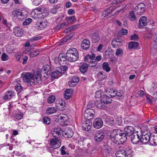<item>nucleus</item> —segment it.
<instances>
[{"mask_svg": "<svg viewBox=\"0 0 157 157\" xmlns=\"http://www.w3.org/2000/svg\"><path fill=\"white\" fill-rule=\"evenodd\" d=\"M124 132H121L119 129L114 130L110 135V138L115 143L117 144H123L127 140V136L134 134V128L132 126H127L124 128Z\"/></svg>", "mask_w": 157, "mask_h": 157, "instance_id": "f257e3e1", "label": "nucleus"}, {"mask_svg": "<svg viewBox=\"0 0 157 157\" xmlns=\"http://www.w3.org/2000/svg\"><path fill=\"white\" fill-rule=\"evenodd\" d=\"M35 74L27 72L24 75L23 79L24 82L27 83L28 86H31L34 84H36Z\"/></svg>", "mask_w": 157, "mask_h": 157, "instance_id": "f03ea898", "label": "nucleus"}, {"mask_svg": "<svg viewBox=\"0 0 157 157\" xmlns=\"http://www.w3.org/2000/svg\"><path fill=\"white\" fill-rule=\"evenodd\" d=\"M28 12L24 9H17L14 10L12 12V15L14 17H19L20 19H22L26 17Z\"/></svg>", "mask_w": 157, "mask_h": 157, "instance_id": "7ed1b4c3", "label": "nucleus"}, {"mask_svg": "<svg viewBox=\"0 0 157 157\" xmlns=\"http://www.w3.org/2000/svg\"><path fill=\"white\" fill-rule=\"evenodd\" d=\"M67 69V67L66 65L62 66L57 67L56 70L52 72L51 74V77L52 78H58V75L60 74H63Z\"/></svg>", "mask_w": 157, "mask_h": 157, "instance_id": "20e7f679", "label": "nucleus"}, {"mask_svg": "<svg viewBox=\"0 0 157 157\" xmlns=\"http://www.w3.org/2000/svg\"><path fill=\"white\" fill-rule=\"evenodd\" d=\"M128 151V153L124 150H119L116 152L115 155L117 157H131V149Z\"/></svg>", "mask_w": 157, "mask_h": 157, "instance_id": "39448f33", "label": "nucleus"}, {"mask_svg": "<svg viewBox=\"0 0 157 157\" xmlns=\"http://www.w3.org/2000/svg\"><path fill=\"white\" fill-rule=\"evenodd\" d=\"M145 5L143 3H140L136 6L135 11L136 14L141 15L145 10Z\"/></svg>", "mask_w": 157, "mask_h": 157, "instance_id": "423d86ee", "label": "nucleus"}, {"mask_svg": "<svg viewBox=\"0 0 157 157\" xmlns=\"http://www.w3.org/2000/svg\"><path fill=\"white\" fill-rule=\"evenodd\" d=\"M104 136V133L102 131H99L94 134V140L97 142H100L103 140Z\"/></svg>", "mask_w": 157, "mask_h": 157, "instance_id": "0eeeda50", "label": "nucleus"}, {"mask_svg": "<svg viewBox=\"0 0 157 157\" xmlns=\"http://www.w3.org/2000/svg\"><path fill=\"white\" fill-rule=\"evenodd\" d=\"M84 117L87 120L90 121L94 115V112L92 109H87L84 113Z\"/></svg>", "mask_w": 157, "mask_h": 157, "instance_id": "6e6552de", "label": "nucleus"}, {"mask_svg": "<svg viewBox=\"0 0 157 157\" xmlns=\"http://www.w3.org/2000/svg\"><path fill=\"white\" fill-rule=\"evenodd\" d=\"M63 130L59 128H57L53 129L51 131V133L52 135L58 138L62 135Z\"/></svg>", "mask_w": 157, "mask_h": 157, "instance_id": "1a4fd4ad", "label": "nucleus"}, {"mask_svg": "<svg viewBox=\"0 0 157 157\" xmlns=\"http://www.w3.org/2000/svg\"><path fill=\"white\" fill-rule=\"evenodd\" d=\"M50 144L52 146V148L54 149L59 148L61 145L60 142L56 138L51 140L50 141Z\"/></svg>", "mask_w": 157, "mask_h": 157, "instance_id": "9d476101", "label": "nucleus"}, {"mask_svg": "<svg viewBox=\"0 0 157 157\" xmlns=\"http://www.w3.org/2000/svg\"><path fill=\"white\" fill-rule=\"evenodd\" d=\"M103 124V121L100 118L95 119L93 123V125L94 127L97 129L100 128L102 126Z\"/></svg>", "mask_w": 157, "mask_h": 157, "instance_id": "9b49d317", "label": "nucleus"}, {"mask_svg": "<svg viewBox=\"0 0 157 157\" xmlns=\"http://www.w3.org/2000/svg\"><path fill=\"white\" fill-rule=\"evenodd\" d=\"M48 12V11L47 8H37L32 12V14H34L35 15L37 14H43V13L47 14Z\"/></svg>", "mask_w": 157, "mask_h": 157, "instance_id": "f8f14e48", "label": "nucleus"}, {"mask_svg": "<svg viewBox=\"0 0 157 157\" xmlns=\"http://www.w3.org/2000/svg\"><path fill=\"white\" fill-rule=\"evenodd\" d=\"M101 102L104 104H108L111 102L112 100L110 97L106 94H103L101 96Z\"/></svg>", "mask_w": 157, "mask_h": 157, "instance_id": "ddd939ff", "label": "nucleus"}, {"mask_svg": "<svg viewBox=\"0 0 157 157\" xmlns=\"http://www.w3.org/2000/svg\"><path fill=\"white\" fill-rule=\"evenodd\" d=\"M74 132L71 129L66 128L64 131H63L62 135L65 138H70L72 137Z\"/></svg>", "mask_w": 157, "mask_h": 157, "instance_id": "4468645a", "label": "nucleus"}, {"mask_svg": "<svg viewBox=\"0 0 157 157\" xmlns=\"http://www.w3.org/2000/svg\"><path fill=\"white\" fill-rule=\"evenodd\" d=\"M147 17L145 16H142L139 20L138 27L139 28L143 29L144 26L147 25Z\"/></svg>", "mask_w": 157, "mask_h": 157, "instance_id": "2eb2a0df", "label": "nucleus"}, {"mask_svg": "<svg viewBox=\"0 0 157 157\" xmlns=\"http://www.w3.org/2000/svg\"><path fill=\"white\" fill-rule=\"evenodd\" d=\"M92 123L90 121L86 120L83 123L82 125V128L83 130L88 131L91 129Z\"/></svg>", "mask_w": 157, "mask_h": 157, "instance_id": "dca6fc26", "label": "nucleus"}, {"mask_svg": "<svg viewBox=\"0 0 157 157\" xmlns=\"http://www.w3.org/2000/svg\"><path fill=\"white\" fill-rule=\"evenodd\" d=\"M66 58L67 60L70 62H73L76 61L78 60V54L76 55H66Z\"/></svg>", "mask_w": 157, "mask_h": 157, "instance_id": "f3484780", "label": "nucleus"}, {"mask_svg": "<svg viewBox=\"0 0 157 157\" xmlns=\"http://www.w3.org/2000/svg\"><path fill=\"white\" fill-rule=\"evenodd\" d=\"M90 46V42L87 39H84L81 44V47L83 50H87Z\"/></svg>", "mask_w": 157, "mask_h": 157, "instance_id": "a211bd4d", "label": "nucleus"}, {"mask_svg": "<svg viewBox=\"0 0 157 157\" xmlns=\"http://www.w3.org/2000/svg\"><path fill=\"white\" fill-rule=\"evenodd\" d=\"M140 141V136L138 134L135 133L131 136V141L133 144H137Z\"/></svg>", "mask_w": 157, "mask_h": 157, "instance_id": "6ab92c4d", "label": "nucleus"}, {"mask_svg": "<svg viewBox=\"0 0 157 157\" xmlns=\"http://www.w3.org/2000/svg\"><path fill=\"white\" fill-rule=\"evenodd\" d=\"M13 33L16 36L18 37L21 36L23 34L22 29L18 27H16L14 28Z\"/></svg>", "mask_w": 157, "mask_h": 157, "instance_id": "aec40b11", "label": "nucleus"}, {"mask_svg": "<svg viewBox=\"0 0 157 157\" xmlns=\"http://www.w3.org/2000/svg\"><path fill=\"white\" fill-rule=\"evenodd\" d=\"M114 9L115 8L112 6L108 8L106 10L103 11L102 12V16L103 17H105L108 16L109 14H111L112 12L113 11Z\"/></svg>", "mask_w": 157, "mask_h": 157, "instance_id": "412c9836", "label": "nucleus"}, {"mask_svg": "<svg viewBox=\"0 0 157 157\" xmlns=\"http://www.w3.org/2000/svg\"><path fill=\"white\" fill-rule=\"evenodd\" d=\"M79 79L77 77H75L68 82L69 86L71 87L75 86L79 82Z\"/></svg>", "mask_w": 157, "mask_h": 157, "instance_id": "4be33fe9", "label": "nucleus"}, {"mask_svg": "<svg viewBox=\"0 0 157 157\" xmlns=\"http://www.w3.org/2000/svg\"><path fill=\"white\" fill-rule=\"evenodd\" d=\"M47 25V21H43L40 22L39 24H36L35 27L37 29L41 30L45 28Z\"/></svg>", "mask_w": 157, "mask_h": 157, "instance_id": "5701e85b", "label": "nucleus"}, {"mask_svg": "<svg viewBox=\"0 0 157 157\" xmlns=\"http://www.w3.org/2000/svg\"><path fill=\"white\" fill-rule=\"evenodd\" d=\"M40 71L38 70L36 73H34V77L36 79V84H39L41 83V75L40 74Z\"/></svg>", "mask_w": 157, "mask_h": 157, "instance_id": "b1692460", "label": "nucleus"}, {"mask_svg": "<svg viewBox=\"0 0 157 157\" xmlns=\"http://www.w3.org/2000/svg\"><path fill=\"white\" fill-rule=\"evenodd\" d=\"M150 135L140 136V140L143 144H146L149 142Z\"/></svg>", "mask_w": 157, "mask_h": 157, "instance_id": "393cba45", "label": "nucleus"}, {"mask_svg": "<svg viewBox=\"0 0 157 157\" xmlns=\"http://www.w3.org/2000/svg\"><path fill=\"white\" fill-rule=\"evenodd\" d=\"M67 59L66 57H65L64 55L62 53L60 54L58 58V61L60 65L66 63Z\"/></svg>", "mask_w": 157, "mask_h": 157, "instance_id": "a878e982", "label": "nucleus"}, {"mask_svg": "<svg viewBox=\"0 0 157 157\" xmlns=\"http://www.w3.org/2000/svg\"><path fill=\"white\" fill-rule=\"evenodd\" d=\"M73 92V90L72 89H67L65 91L64 96L65 98L66 99H69L71 96Z\"/></svg>", "mask_w": 157, "mask_h": 157, "instance_id": "bb28decb", "label": "nucleus"}, {"mask_svg": "<svg viewBox=\"0 0 157 157\" xmlns=\"http://www.w3.org/2000/svg\"><path fill=\"white\" fill-rule=\"evenodd\" d=\"M149 143L152 145H157V135L150 136Z\"/></svg>", "mask_w": 157, "mask_h": 157, "instance_id": "cd10ccee", "label": "nucleus"}, {"mask_svg": "<svg viewBox=\"0 0 157 157\" xmlns=\"http://www.w3.org/2000/svg\"><path fill=\"white\" fill-rule=\"evenodd\" d=\"M92 38V40L94 43H96L98 42L100 40V38L98 34L95 33L91 36Z\"/></svg>", "mask_w": 157, "mask_h": 157, "instance_id": "c85d7f7f", "label": "nucleus"}, {"mask_svg": "<svg viewBox=\"0 0 157 157\" xmlns=\"http://www.w3.org/2000/svg\"><path fill=\"white\" fill-rule=\"evenodd\" d=\"M103 117L106 123L110 124L111 123L112 124L114 122V120L113 117L111 116L105 115L103 116Z\"/></svg>", "mask_w": 157, "mask_h": 157, "instance_id": "c756f323", "label": "nucleus"}, {"mask_svg": "<svg viewBox=\"0 0 157 157\" xmlns=\"http://www.w3.org/2000/svg\"><path fill=\"white\" fill-rule=\"evenodd\" d=\"M142 134L140 136H144L146 135H150V131L148 129V128L147 126L142 127L141 129Z\"/></svg>", "mask_w": 157, "mask_h": 157, "instance_id": "7c9ffc66", "label": "nucleus"}, {"mask_svg": "<svg viewBox=\"0 0 157 157\" xmlns=\"http://www.w3.org/2000/svg\"><path fill=\"white\" fill-rule=\"evenodd\" d=\"M139 45L138 42H131L128 44V47L130 49H136Z\"/></svg>", "mask_w": 157, "mask_h": 157, "instance_id": "2f4dec72", "label": "nucleus"}, {"mask_svg": "<svg viewBox=\"0 0 157 157\" xmlns=\"http://www.w3.org/2000/svg\"><path fill=\"white\" fill-rule=\"evenodd\" d=\"M128 18L130 21H134L136 20V17L133 11L129 12L128 15Z\"/></svg>", "mask_w": 157, "mask_h": 157, "instance_id": "473e14b6", "label": "nucleus"}, {"mask_svg": "<svg viewBox=\"0 0 157 157\" xmlns=\"http://www.w3.org/2000/svg\"><path fill=\"white\" fill-rule=\"evenodd\" d=\"M78 52L76 49L75 48H70L67 51L66 55L71 54V55H76L78 54Z\"/></svg>", "mask_w": 157, "mask_h": 157, "instance_id": "72a5a7b5", "label": "nucleus"}, {"mask_svg": "<svg viewBox=\"0 0 157 157\" xmlns=\"http://www.w3.org/2000/svg\"><path fill=\"white\" fill-rule=\"evenodd\" d=\"M88 64H84L79 67V70L82 74L85 73L88 69Z\"/></svg>", "mask_w": 157, "mask_h": 157, "instance_id": "f704fd0d", "label": "nucleus"}, {"mask_svg": "<svg viewBox=\"0 0 157 157\" xmlns=\"http://www.w3.org/2000/svg\"><path fill=\"white\" fill-rule=\"evenodd\" d=\"M102 68L106 72H109L110 71V68L109 67V63L107 62H105L102 64Z\"/></svg>", "mask_w": 157, "mask_h": 157, "instance_id": "c9c22d12", "label": "nucleus"}, {"mask_svg": "<svg viewBox=\"0 0 157 157\" xmlns=\"http://www.w3.org/2000/svg\"><path fill=\"white\" fill-rule=\"evenodd\" d=\"M57 108L55 107H49L46 110V113L48 114H51L56 112Z\"/></svg>", "mask_w": 157, "mask_h": 157, "instance_id": "e433bc0d", "label": "nucleus"}, {"mask_svg": "<svg viewBox=\"0 0 157 157\" xmlns=\"http://www.w3.org/2000/svg\"><path fill=\"white\" fill-rule=\"evenodd\" d=\"M73 36V34H70L69 37H67L64 38L63 40H62L59 44V45H62L65 43H66L68 40H69Z\"/></svg>", "mask_w": 157, "mask_h": 157, "instance_id": "4c0bfd02", "label": "nucleus"}, {"mask_svg": "<svg viewBox=\"0 0 157 157\" xmlns=\"http://www.w3.org/2000/svg\"><path fill=\"white\" fill-rule=\"evenodd\" d=\"M116 89H114L113 88L110 89L109 91V92L110 94H109L111 98L114 97L116 96L117 91Z\"/></svg>", "mask_w": 157, "mask_h": 157, "instance_id": "58836bf2", "label": "nucleus"}, {"mask_svg": "<svg viewBox=\"0 0 157 157\" xmlns=\"http://www.w3.org/2000/svg\"><path fill=\"white\" fill-rule=\"evenodd\" d=\"M50 69V67L48 65H45L42 68V70L45 71L44 73L47 75H48L50 74V72L49 70Z\"/></svg>", "mask_w": 157, "mask_h": 157, "instance_id": "ea45409f", "label": "nucleus"}, {"mask_svg": "<svg viewBox=\"0 0 157 157\" xmlns=\"http://www.w3.org/2000/svg\"><path fill=\"white\" fill-rule=\"evenodd\" d=\"M95 56V54L94 53L92 54L91 55L89 54L86 55L85 58L84 60L86 62H88L89 59H93Z\"/></svg>", "mask_w": 157, "mask_h": 157, "instance_id": "a19ab883", "label": "nucleus"}, {"mask_svg": "<svg viewBox=\"0 0 157 157\" xmlns=\"http://www.w3.org/2000/svg\"><path fill=\"white\" fill-rule=\"evenodd\" d=\"M66 19L71 24H74L75 21V16L67 17H66Z\"/></svg>", "mask_w": 157, "mask_h": 157, "instance_id": "79ce46f5", "label": "nucleus"}, {"mask_svg": "<svg viewBox=\"0 0 157 157\" xmlns=\"http://www.w3.org/2000/svg\"><path fill=\"white\" fill-rule=\"evenodd\" d=\"M97 65V63L96 60L95 59H92L90 60L89 63V65L91 67H94Z\"/></svg>", "mask_w": 157, "mask_h": 157, "instance_id": "37998d69", "label": "nucleus"}, {"mask_svg": "<svg viewBox=\"0 0 157 157\" xmlns=\"http://www.w3.org/2000/svg\"><path fill=\"white\" fill-rule=\"evenodd\" d=\"M55 97L54 95H51L49 96L48 99V103H53L55 100Z\"/></svg>", "mask_w": 157, "mask_h": 157, "instance_id": "c03bdc74", "label": "nucleus"}, {"mask_svg": "<svg viewBox=\"0 0 157 157\" xmlns=\"http://www.w3.org/2000/svg\"><path fill=\"white\" fill-rule=\"evenodd\" d=\"M39 54L38 51H36L34 52H31L29 54V56L30 57H33L36 56Z\"/></svg>", "mask_w": 157, "mask_h": 157, "instance_id": "a18cd8bd", "label": "nucleus"}, {"mask_svg": "<svg viewBox=\"0 0 157 157\" xmlns=\"http://www.w3.org/2000/svg\"><path fill=\"white\" fill-rule=\"evenodd\" d=\"M10 99L13 96L15 95L14 92L12 90L8 91L6 93Z\"/></svg>", "mask_w": 157, "mask_h": 157, "instance_id": "49530a36", "label": "nucleus"}, {"mask_svg": "<svg viewBox=\"0 0 157 157\" xmlns=\"http://www.w3.org/2000/svg\"><path fill=\"white\" fill-rule=\"evenodd\" d=\"M43 121L44 123L49 124L50 123V120L48 117H45L43 118Z\"/></svg>", "mask_w": 157, "mask_h": 157, "instance_id": "de8ad7c7", "label": "nucleus"}, {"mask_svg": "<svg viewBox=\"0 0 157 157\" xmlns=\"http://www.w3.org/2000/svg\"><path fill=\"white\" fill-rule=\"evenodd\" d=\"M32 19L30 18H29L24 21L23 23V25L24 26L29 25L32 22Z\"/></svg>", "mask_w": 157, "mask_h": 157, "instance_id": "09e8293b", "label": "nucleus"}, {"mask_svg": "<svg viewBox=\"0 0 157 157\" xmlns=\"http://www.w3.org/2000/svg\"><path fill=\"white\" fill-rule=\"evenodd\" d=\"M123 54L122 49L121 48L117 49L116 51V55L117 56H121Z\"/></svg>", "mask_w": 157, "mask_h": 157, "instance_id": "8fccbe9b", "label": "nucleus"}, {"mask_svg": "<svg viewBox=\"0 0 157 157\" xmlns=\"http://www.w3.org/2000/svg\"><path fill=\"white\" fill-rule=\"evenodd\" d=\"M23 117V113H20L16 114L14 117L16 119L18 120L21 119Z\"/></svg>", "mask_w": 157, "mask_h": 157, "instance_id": "3c124183", "label": "nucleus"}, {"mask_svg": "<svg viewBox=\"0 0 157 157\" xmlns=\"http://www.w3.org/2000/svg\"><path fill=\"white\" fill-rule=\"evenodd\" d=\"M1 58L2 61H6L8 59V56L5 53H3L2 55Z\"/></svg>", "mask_w": 157, "mask_h": 157, "instance_id": "603ef678", "label": "nucleus"}, {"mask_svg": "<svg viewBox=\"0 0 157 157\" xmlns=\"http://www.w3.org/2000/svg\"><path fill=\"white\" fill-rule=\"evenodd\" d=\"M122 123V119L121 117H118L116 119V123L118 125H120Z\"/></svg>", "mask_w": 157, "mask_h": 157, "instance_id": "864d4df0", "label": "nucleus"}, {"mask_svg": "<svg viewBox=\"0 0 157 157\" xmlns=\"http://www.w3.org/2000/svg\"><path fill=\"white\" fill-rule=\"evenodd\" d=\"M41 38H42V37L40 36H34L33 38H32L30 40L32 41L33 42L34 41H37L38 40H39Z\"/></svg>", "mask_w": 157, "mask_h": 157, "instance_id": "5fc2aeb1", "label": "nucleus"}, {"mask_svg": "<svg viewBox=\"0 0 157 157\" xmlns=\"http://www.w3.org/2000/svg\"><path fill=\"white\" fill-rule=\"evenodd\" d=\"M131 37V40H136L138 38V35L136 34L132 35Z\"/></svg>", "mask_w": 157, "mask_h": 157, "instance_id": "6e6d98bb", "label": "nucleus"}, {"mask_svg": "<svg viewBox=\"0 0 157 157\" xmlns=\"http://www.w3.org/2000/svg\"><path fill=\"white\" fill-rule=\"evenodd\" d=\"M123 92L122 91H120L119 92H117L116 96L119 98L123 97Z\"/></svg>", "mask_w": 157, "mask_h": 157, "instance_id": "4d7b16f0", "label": "nucleus"}, {"mask_svg": "<svg viewBox=\"0 0 157 157\" xmlns=\"http://www.w3.org/2000/svg\"><path fill=\"white\" fill-rule=\"evenodd\" d=\"M94 106V104L93 103L91 102H88L87 105V109H91V108L93 107Z\"/></svg>", "mask_w": 157, "mask_h": 157, "instance_id": "13d9d810", "label": "nucleus"}, {"mask_svg": "<svg viewBox=\"0 0 157 157\" xmlns=\"http://www.w3.org/2000/svg\"><path fill=\"white\" fill-rule=\"evenodd\" d=\"M65 147L64 146H63L61 148V149H60L61 150V154L62 155H65L66 154V152H65V151L64 150V149H65Z\"/></svg>", "mask_w": 157, "mask_h": 157, "instance_id": "bf43d9fd", "label": "nucleus"}, {"mask_svg": "<svg viewBox=\"0 0 157 157\" xmlns=\"http://www.w3.org/2000/svg\"><path fill=\"white\" fill-rule=\"evenodd\" d=\"M41 1V0H33V4L35 6L38 5L40 3Z\"/></svg>", "mask_w": 157, "mask_h": 157, "instance_id": "052dcab7", "label": "nucleus"}, {"mask_svg": "<svg viewBox=\"0 0 157 157\" xmlns=\"http://www.w3.org/2000/svg\"><path fill=\"white\" fill-rule=\"evenodd\" d=\"M58 10V8L57 7H54L51 9V12L53 14H55L57 12Z\"/></svg>", "mask_w": 157, "mask_h": 157, "instance_id": "680f3d73", "label": "nucleus"}, {"mask_svg": "<svg viewBox=\"0 0 157 157\" xmlns=\"http://www.w3.org/2000/svg\"><path fill=\"white\" fill-rule=\"evenodd\" d=\"M112 45L113 48H116L117 47L118 45V44L117 43V42L113 40L112 42Z\"/></svg>", "mask_w": 157, "mask_h": 157, "instance_id": "e2e57ef3", "label": "nucleus"}, {"mask_svg": "<svg viewBox=\"0 0 157 157\" xmlns=\"http://www.w3.org/2000/svg\"><path fill=\"white\" fill-rule=\"evenodd\" d=\"M23 87L21 86L20 84H18L16 87H15V89L17 91L19 90H21L23 89Z\"/></svg>", "mask_w": 157, "mask_h": 157, "instance_id": "0e129e2a", "label": "nucleus"}, {"mask_svg": "<svg viewBox=\"0 0 157 157\" xmlns=\"http://www.w3.org/2000/svg\"><path fill=\"white\" fill-rule=\"evenodd\" d=\"M121 34L123 35H126L128 33V30L123 28L121 30Z\"/></svg>", "mask_w": 157, "mask_h": 157, "instance_id": "69168bd1", "label": "nucleus"}, {"mask_svg": "<svg viewBox=\"0 0 157 157\" xmlns=\"http://www.w3.org/2000/svg\"><path fill=\"white\" fill-rule=\"evenodd\" d=\"M67 13L71 15L74 14L75 13V12L73 9H70L68 10Z\"/></svg>", "mask_w": 157, "mask_h": 157, "instance_id": "338daca9", "label": "nucleus"}, {"mask_svg": "<svg viewBox=\"0 0 157 157\" xmlns=\"http://www.w3.org/2000/svg\"><path fill=\"white\" fill-rule=\"evenodd\" d=\"M28 59V57L27 56H25L23 58V62H22V64L23 65L25 64L27 61V60Z\"/></svg>", "mask_w": 157, "mask_h": 157, "instance_id": "774afa93", "label": "nucleus"}]
</instances>
